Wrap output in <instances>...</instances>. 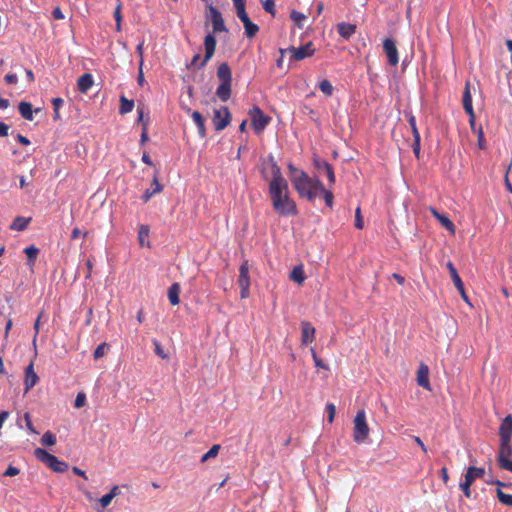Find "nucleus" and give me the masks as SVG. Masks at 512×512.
Segmentation results:
<instances>
[{"instance_id":"nucleus-28","label":"nucleus","mask_w":512,"mask_h":512,"mask_svg":"<svg viewBox=\"0 0 512 512\" xmlns=\"http://www.w3.org/2000/svg\"><path fill=\"white\" fill-rule=\"evenodd\" d=\"M259 30H260V28H259L258 24L253 23V21H251L249 16H247L245 25H244V32H245L246 36L249 37V39H252V37H254V35H256L257 32H259Z\"/></svg>"},{"instance_id":"nucleus-17","label":"nucleus","mask_w":512,"mask_h":512,"mask_svg":"<svg viewBox=\"0 0 512 512\" xmlns=\"http://www.w3.org/2000/svg\"><path fill=\"white\" fill-rule=\"evenodd\" d=\"M500 442L512 439V414H508L501 422L499 428Z\"/></svg>"},{"instance_id":"nucleus-43","label":"nucleus","mask_w":512,"mask_h":512,"mask_svg":"<svg viewBox=\"0 0 512 512\" xmlns=\"http://www.w3.org/2000/svg\"><path fill=\"white\" fill-rule=\"evenodd\" d=\"M150 115V112L145 109L144 105L137 106V123H140L141 128L144 127L146 116Z\"/></svg>"},{"instance_id":"nucleus-9","label":"nucleus","mask_w":512,"mask_h":512,"mask_svg":"<svg viewBox=\"0 0 512 512\" xmlns=\"http://www.w3.org/2000/svg\"><path fill=\"white\" fill-rule=\"evenodd\" d=\"M208 10L212 22V31L213 32H225L227 30L226 24L224 22L223 16L219 9L215 8L213 4L208 5Z\"/></svg>"},{"instance_id":"nucleus-45","label":"nucleus","mask_w":512,"mask_h":512,"mask_svg":"<svg viewBox=\"0 0 512 512\" xmlns=\"http://www.w3.org/2000/svg\"><path fill=\"white\" fill-rule=\"evenodd\" d=\"M148 125H150V116H146V120L143 123V127L141 128V137L140 142L145 143L148 140Z\"/></svg>"},{"instance_id":"nucleus-36","label":"nucleus","mask_w":512,"mask_h":512,"mask_svg":"<svg viewBox=\"0 0 512 512\" xmlns=\"http://www.w3.org/2000/svg\"><path fill=\"white\" fill-rule=\"evenodd\" d=\"M460 488L462 489L464 495L468 498L471 496V475L467 472L464 474V480L460 483Z\"/></svg>"},{"instance_id":"nucleus-51","label":"nucleus","mask_w":512,"mask_h":512,"mask_svg":"<svg viewBox=\"0 0 512 512\" xmlns=\"http://www.w3.org/2000/svg\"><path fill=\"white\" fill-rule=\"evenodd\" d=\"M248 13L245 8V0H242L239 10L237 11V17L242 21L245 27V20H247Z\"/></svg>"},{"instance_id":"nucleus-12","label":"nucleus","mask_w":512,"mask_h":512,"mask_svg":"<svg viewBox=\"0 0 512 512\" xmlns=\"http://www.w3.org/2000/svg\"><path fill=\"white\" fill-rule=\"evenodd\" d=\"M39 381V377L34 371V362L31 361L27 367L25 368V378H24V390L25 393L30 391Z\"/></svg>"},{"instance_id":"nucleus-18","label":"nucleus","mask_w":512,"mask_h":512,"mask_svg":"<svg viewBox=\"0 0 512 512\" xmlns=\"http://www.w3.org/2000/svg\"><path fill=\"white\" fill-rule=\"evenodd\" d=\"M161 191H163V185H161L157 176H154L153 182L151 183L150 187L143 192L141 199L143 200L144 203H147V201H150L151 197L154 196L156 192Z\"/></svg>"},{"instance_id":"nucleus-63","label":"nucleus","mask_w":512,"mask_h":512,"mask_svg":"<svg viewBox=\"0 0 512 512\" xmlns=\"http://www.w3.org/2000/svg\"><path fill=\"white\" fill-rule=\"evenodd\" d=\"M81 235H83L84 237H86L87 233H82V231L78 228V227H75L73 228L72 232H71V239H77L79 238Z\"/></svg>"},{"instance_id":"nucleus-64","label":"nucleus","mask_w":512,"mask_h":512,"mask_svg":"<svg viewBox=\"0 0 512 512\" xmlns=\"http://www.w3.org/2000/svg\"><path fill=\"white\" fill-rule=\"evenodd\" d=\"M8 130L9 126L6 123L0 121V137L8 136Z\"/></svg>"},{"instance_id":"nucleus-4","label":"nucleus","mask_w":512,"mask_h":512,"mask_svg":"<svg viewBox=\"0 0 512 512\" xmlns=\"http://www.w3.org/2000/svg\"><path fill=\"white\" fill-rule=\"evenodd\" d=\"M249 116L251 118L253 129L256 133L263 132L272 120V117L266 116L258 105H253L252 109L249 110Z\"/></svg>"},{"instance_id":"nucleus-24","label":"nucleus","mask_w":512,"mask_h":512,"mask_svg":"<svg viewBox=\"0 0 512 512\" xmlns=\"http://www.w3.org/2000/svg\"><path fill=\"white\" fill-rule=\"evenodd\" d=\"M181 286L179 283H173L168 289V300L170 304L176 305L180 302Z\"/></svg>"},{"instance_id":"nucleus-31","label":"nucleus","mask_w":512,"mask_h":512,"mask_svg":"<svg viewBox=\"0 0 512 512\" xmlns=\"http://www.w3.org/2000/svg\"><path fill=\"white\" fill-rule=\"evenodd\" d=\"M55 472H65L68 469V464L59 460L56 456L47 464Z\"/></svg>"},{"instance_id":"nucleus-13","label":"nucleus","mask_w":512,"mask_h":512,"mask_svg":"<svg viewBox=\"0 0 512 512\" xmlns=\"http://www.w3.org/2000/svg\"><path fill=\"white\" fill-rule=\"evenodd\" d=\"M290 52L294 59L297 61H301V59H304V57L313 56L315 49L313 47V43L309 41L306 43V45L298 46V48H295V46H291Z\"/></svg>"},{"instance_id":"nucleus-26","label":"nucleus","mask_w":512,"mask_h":512,"mask_svg":"<svg viewBox=\"0 0 512 512\" xmlns=\"http://www.w3.org/2000/svg\"><path fill=\"white\" fill-rule=\"evenodd\" d=\"M463 108L467 113H473V99L470 91V83H466L463 93Z\"/></svg>"},{"instance_id":"nucleus-57","label":"nucleus","mask_w":512,"mask_h":512,"mask_svg":"<svg viewBox=\"0 0 512 512\" xmlns=\"http://www.w3.org/2000/svg\"><path fill=\"white\" fill-rule=\"evenodd\" d=\"M477 137H478V145H479L480 149H484L485 137H484L483 127L477 128Z\"/></svg>"},{"instance_id":"nucleus-15","label":"nucleus","mask_w":512,"mask_h":512,"mask_svg":"<svg viewBox=\"0 0 512 512\" xmlns=\"http://www.w3.org/2000/svg\"><path fill=\"white\" fill-rule=\"evenodd\" d=\"M417 383L420 387L426 388V390H431V383L429 379V368L426 364H420L417 371L416 376Z\"/></svg>"},{"instance_id":"nucleus-14","label":"nucleus","mask_w":512,"mask_h":512,"mask_svg":"<svg viewBox=\"0 0 512 512\" xmlns=\"http://www.w3.org/2000/svg\"><path fill=\"white\" fill-rule=\"evenodd\" d=\"M316 330L310 321H301V342L302 344L313 343Z\"/></svg>"},{"instance_id":"nucleus-8","label":"nucleus","mask_w":512,"mask_h":512,"mask_svg":"<svg viewBox=\"0 0 512 512\" xmlns=\"http://www.w3.org/2000/svg\"><path fill=\"white\" fill-rule=\"evenodd\" d=\"M447 268L449 269V273L451 276V280L454 283L456 289L460 293L462 299L466 302H469L468 294L465 291V287L462 281L461 276L459 275V272L457 270V267L454 266L453 262L448 261L447 262Z\"/></svg>"},{"instance_id":"nucleus-62","label":"nucleus","mask_w":512,"mask_h":512,"mask_svg":"<svg viewBox=\"0 0 512 512\" xmlns=\"http://www.w3.org/2000/svg\"><path fill=\"white\" fill-rule=\"evenodd\" d=\"M4 79L8 84H16L18 82V77L16 74H6Z\"/></svg>"},{"instance_id":"nucleus-56","label":"nucleus","mask_w":512,"mask_h":512,"mask_svg":"<svg viewBox=\"0 0 512 512\" xmlns=\"http://www.w3.org/2000/svg\"><path fill=\"white\" fill-rule=\"evenodd\" d=\"M120 113L126 114L128 113V98L124 94L120 97Z\"/></svg>"},{"instance_id":"nucleus-1","label":"nucleus","mask_w":512,"mask_h":512,"mask_svg":"<svg viewBox=\"0 0 512 512\" xmlns=\"http://www.w3.org/2000/svg\"><path fill=\"white\" fill-rule=\"evenodd\" d=\"M271 162L272 179L269 184V195L276 213L281 216H290L297 214V203L292 200L289 193V184L282 175L279 164L276 163L273 156H269Z\"/></svg>"},{"instance_id":"nucleus-37","label":"nucleus","mask_w":512,"mask_h":512,"mask_svg":"<svg viewBox=\"0 0 512 512\" xmlns=\"http://www.w3.org/2000/svg\"><path fill=\"white\" fill-rule=\"evenodd\" d=\"M439 222L448 231L455 233V224H453L451 218H449L448 215H445V213H440Z\"/></svg>"},{"instance_id":"nucleus-58","label":"nucleus","mask_w":512,"mask_h":512,"mask_svg":"<svg viewBox=\"0 0 512 512\" xmlns=\"http://www.w3.org/2000/svg\"><path fill=\"white\" fill-rule=\"evenodd\" d=\"M420 143H421V135H420V132H418V138L413 139V152L415 153L416 157H419V155H420Z\"/></svg>"},{"instance_id":"nucleus-2","label":"nucleus","mask_w":512,"mask_h":512,"mask_svg":"<svg viewBox=\"0 0 512 512\" xmlns=\"http://www.w3.org/2000/svg\"><path fill=\"white\" fill-rule=\"evenodd\" d=\"M288 168L291 184L299 196L306 197L308 201H314L315 197L320 194L321 181L318 178H312L306 171L298 170L292 163L288 164Z\"/></svg>"},{"instance_id":"nucleus-10","label":"nucleus","mask_w":512,"mask_h":512,"mask_svg":"<svg viewBox=\"0 0 512 512\" xmlns=\"http://www.w3.org/2000/svg\"><path fill=\"white\" fill-rule=\"evenodd\" d=\"M217 47V40L215 35L212 33H208L204 38V48H205V56L203 57L200 66H205L208 63L209 59L215 54Z\"/></svg>"},{"instance_id":"nucleus-7","label":"nucleus","mask_w":512,"mask_h":512,"mask_svg":"<svg viewBox=\"0 0 512 512\" xmlns=\"http://www.w3.org/2000/svg\"><path fill=\"white\" fill-rule=\"evenodd\" d=\"M230 121L231 113L226 105H224V107H220V109L214 110L212 123L214 124L216 130H224L225 127H228Z\"/></svg>"},{"instance_id":"nucleus-60","label":"nucleus","mask_w":512,"mask_h":512,"mask_svg":"<svg viewBox=\"0 0 512 512\" xmlns=\"http://www.w3.org/2000/svg\"><path fill=\"white\" fill-rule=\"evenodd\" d=\"M19 469L17 467H14L12 465H9L6 471L4 472V476L13 477L19 474Z\"/></svg>"},{"instance_id":"nucleus-16","label":"nucleus","mask_w":512,"mask_h":512,"mask_svg":"<svg viewBox=\"0 0 512 512\" xmlns=\"http://www.w3.org/2000/svg\"><path fill=\"white\" fill-rule=\"evenodd\" d=\"M314 165L318 171H323L327 175L330 184H334V182H336V174L330 163L323 161V159H315Z\"/></svg>"},{"instance_id":"nucleus-11","label":"nucleus","mask_w":512,"mask_h":512,"mask_svg":"<svg viewBox=\"0 0 512 512\" xmlns=\"http://www.w3.org/2000/svg\"><path fill=\"white\" fill-rule=\"evenodd\" d=\"M383 50L385 51L388 62L392 66H397L399 63V56H398V49L397 45L394 40H391V38H386L383 41Z\"/></svg>"},{"instance_id":"nucleus-34","label":"nucleus","mask_w":512,"mask_h":512,"mask_svg":"<svg viewBox=\"0 0 512 512\" xmlns=\"http://www.w3.org/2000/svg\"><path fill=\"white\" fill-rule=\"evenodd\" d=\"M24 253L27 256L28 265H33L39 254V249L34 245H30L24 249Z\"/></svg>"},{"instance_id":"nucleus-27","label":"nucleus","mask_w":512,"mask_h":512,"mask_svg":"<svg viewBox=\"0 0 512 512\" xmlns=\"http://www.w3.org/2000/svg\"><path fill=\"white\" fill-rule=\"evenodd\" d=\"M217 76L220 81H232V71L228 65V63H220L217 68Z\"/></svg>"},{"instance_id":"nucleus-21","label":"nucleus","mask_w":512,"mask_h":512,"mask_svg":"<svg viewBox=\"0 0 512 512\" xmlns=\"http://www.w3.org/2000/svg\"><path fill=\"white\" fill-rule=\"evenodd\" d=\"M94 83L93 77L89 73L81 75L77 81L78 90L81 93H87Z\"/></svg>"},{"instance_id":"nucleus-44","label":"nucleus","mask_w":512,"mask_h":512,"mask_svg":"<svg viewBox=\"0 0 512 512\" xmlns=\"http://www.w3.org/2000/svg\"><path fill=\"white\" fill-rule=\"evenodd\" d=\"M41 442L45 446H52L56 443V437L53 433L50 431H47L43 434L41 438Z\"/></svg>"},{"instance_id":"nucleus-6","label":"nucleus","mask_w":512,"mask_h":512,"mask_svg":"<svg viewBox=\"0 0 512 512\" xmlns=\"http://www.w3.org/2000/svg\"><path fill=\"white\" fill-rule=\"evenodd\" d=\"M249 263L248 261H243L239 267V277L238 284L240 287V296L242 299L245 297H249L250 295V277H249Z\"/></svg>"},{"instance_id":"nucleus-5","label":"nucleus","mask_w":512,"mask_h":512,"mask_svg":"<svg viewBox=\"0 0 512 512\" xmlns=\"http://www.w3.org/2000/svg\"><path fill=\"white\" fill-rule=\"evenodd\" d=\"M512 440L500 441L498 462L499 467L512 471Z\"/></svg>"},{"instance_id":"nucleus-46","label":"nucleus","mask_w":512,"mask_h":512,"mask_svg":"<svg viewBox=\"0 0 512 512\" xmlns=\"http://www.w3.org/2000/svg\"><path fill=\"white\" fill-rule=\"evenodd\" d=\"M109 349V345L107 343H101L100 345H98L94 351V358L95 359H98V358H101L102 356H104L106 354V352L108 351Z\"/></svg>"},{"instance_id":"nucleus-33","label":"nucleus","mask_w":512,"mask_h":512,"mask_svg":"<svg viewBox=\"0 0 512 512\" xmlns=\"http://www.w3.org/2000/svg\"><path fill=\"white\" fill-rule=\"evenodd\" d=\"M118 492V486H114L109 493L100 498L99 502L101 503V506L103 508L107 507L111 503L113 498L118 495Z\"/></svg>"},{"instance_id":"nucleus-32","label":"nucleus","mask_w":512,"mask_h":512,"mask_svg":"<svg viewBox=\"0 0 512 512\" xmlns=\"http://www.w3.org/2000/svg\"><path fill=\"white\" fill-rule=\"evenodd\" d=\"M320 186L321 187L319 188V192L323 195L326 205L329 208H333V205H334L333 191L327 190V188H325V186L323 185L322 181H320Z\"/></svg>"},{"instance_id":"nucleus-53","label":"nucleus","mask_w":512,"mask_h":512,"mask_svg":"<svg viewBox=\"0 0 512 512\" xmlns=\"http://www.w3.org/2000/svg\"><path fill=\"white\" fill-rule=\"evenodd\" d=\"M326 410L328 412V421L333 422V420L336 416L335 404H333V402H328V404H326Z\"/></svg>"},{"instance_id":"nucleus-55","label":"nucleus","mask_w":512,"mask_h":512,"mask_svg":"<svg viewBox=\"0 0 512 512\" xmlns=\"http://www.w3.org/2000/svg\"><path fill=\"white\" fill-rule=\"evenodd\" d=\"M85 402H86V395L84 393H78L77 396H76V399H75V407L76 408H81L85 405Z\"/></svg>"},{"instance_id":"nucleus-49","label":"nucleus","mask_w":512,"mask_h":512,"mask_svg":"<svg viewBox=\"0 0 512 512\" xmlns=\"http://www.w3.org/2000/svg\"><path fill=\"white\" fill-rule=\"evenodd\" d=\"M52 104H53V108H54L53 118L54 119H59L60 118L59 108L64 104V101H63L62 98H53L52 99Z\"/></svg>"},{"instance_id":"nucleus-54","label":"nucleus","mask_w":512,"mask_h":512,"mask_svg":"<svg viewBox=\"0 0 512 512\" xmlns=\"http://www.w3.org/2000/svg\"><path fill=\"white\" fill-rule=\"evenodd\" d=\"M114 18H115V21H116V30L117 31H120L121 29V20H122V16H121V4H118L115 11H114Z\"/></svg>"},{"instance_id":"nucleus-30","label":"nucleus","mask_w":512,"mask_h":512,"mask_svg":"<svg viewBox=\"0 0 512 512\" xmlns=\"http://www.w3.org/2000/svg\"><path fill=\"white\" fill-rule=\"evenodd\" d=\"M29 222V218L18 216L13 220L12 224L10 225V229L16 231H23L27 228Z\"/></svg>"},{"instance_id":"nucleus-48","label":"nucleus","mask_w":512,"mask_h":512,"mask_svg":"<svg viewBox=\"0 0 512 512\" xmlns=\"http://www.w3.org/2000/svg\"><path fill=\"white\" fill-rule=\"evenodd\" d=\"M408 123L409 125L411 126L412 128V134H413V138H416V140L418 139L419 137V130H418V126H417V122H416V118L415 116H413V114H410L409 117H408Z\"/></svg>"},{"instance_id":"nucleus-29","label":"nucleus","mask_w":512,"mask_h":512,"mask_svg":"<svg viewBox=\"0 0 512 512\" xmlns=\"http://www.w3.org/2000/svg\"><path fill=\"white\" fill-rule=\"evenodd\" d=\"M290 279L294 280V282H297V284H302V282H304L306 279L304 267H293L292 271L290 272Z\"/></svg>"},{"instance_id":"nucleus-52","label":"nucleus","mask_w":512,"mask_h":512,"mask_svg":"<svg viewBox=\"0 0 512 512\" xmlns=\"http://www.w3.org/2000/svg\"><path fill=\"white\" fill-rule=\"evenodd\" d=\"M154 352L156 355L160 356V358H168V354H166L164 348L162 347L161 343L158 342V340H154Z\"/></svg>"},{"instance_id":"nucleus-19","label":"nucleus","mask_w":512,"mask_h":512,"mask_svg":"<svg viewBox=\"0 0 512 512\" xmlns=\"http://www.w3.org/2000/svg\"><path fill=\"white\" fill-rule=\"evenodd\" d=\"M356 30V24L345 23V21L337 24V31L342 37H344V39H350V37L355 34Z\"/></svg>"},{"instance_id":"nucleus-59","label":"nucleus","mask_w":512,"mask_h":512,"mask_svg":"<svg viewBox=\"0 0 512 512\" xmlns=\"http://www.w3.org/2000/svg\"><path fill=\"white\" fill-rule=\"evenodd\" d=\"M41 316H42V312L38 315L35 323H34V337H33V345L34 347H36V340H37V336H38V333H39V325H40V319H41Z\"/></svg>"},{"instance_id":"nucleus-41","label":"nucleus","mask_w":512,"mask_h":512,"mask_svg":"<svg viewBox=\"0 0 512 512\" xmlns=\"http://www.w3.org/2000/svg\"><path fill=\"white\" fill-rule=\"evenodd\" d=\"M467 470L471 475L470 484H473L476 478H482L485 474L484 468L468 467Z\"/></svg>"},{"instance_id":"nucleus-61","label":"nucleus","mask_w":512,"mask_h":512,"mask_svg":"<svg viewBox=\"0 0 512 512\" xmlns=\"http://www.w3.org/2000/svg\"><path fill=\"white\" fill-rule=\"evenodd\" d=\"M24 419H25V422H26L27 429H29L32 433H37L36 430L33 427V424H32V421H31V416H30L29 413H25L24 414Z\"/></svg>"},{"instance_id":"nucleus-40","label":"nucleus","mask_w":512,"mask_h":512,"mask_svg":"<svg viewBox=\"0 0 512 512\" xmlns=\"http://www.w3.org/2000/svg\"><path fill=\"white\" fill-rule=\"evenodd\" d=\"M290 18L294 21L295 24H297L298 27H303L305 19H307V16L303 14V12L293 11L290 12Z\"/></svg>"},{"instance_id":"nucleus-20","label":"nucleus","mask_w":512,"mask_h":512,"mask_svg":"<svg viewBox=\"0 0 512 512\" xmlns=\"http://www.w3.org/2000/svg\"><path fill=\"white\" fill-rule=\"evenodd\" d=\"M191 117H192L195 125L197 126L198 134L200 135V137H205L206 126H205L204 117L202 116L201 112H199V110H193L191 112Z\"/></svg>"},{"instance_id":"nucleus-25","label":"nucleus","mask_w":512,"mask_h":512,"mask_svg":"<svg viewBox=\"0 0 512 512\" xmlns=\"http://www.w3.org/2000/svg\"><path fill=\"white\" fill-rule=\"evenodd\" d=\"M18 110H19L20 115L25 120H28V121H32L33 120V107H32V104L30 102L21 101L18 104Z\"/></svg>"},{"instance_id":"nucleus-3","label":"nucleus","mask_w":512,"mask_h":512,"mask_svg":"<svg viewBox=\"0 0 512 512\" xmlns=\"http://www.w3.org/2000/svg\"><path fill=\"white\" fill-rule=\"evenodd\" d=\"M353 439L355 442H364L369 437L370 427L366 418L365 409L357 411L353 420Z\"/></svg>"},{"instance_id":"nucleus-38","label":"nucleus","mask_w":512,"mask_h":512,"mask_svg":"<svg viewBox=\"0 0 512 512\" xmlns=\"http://www.w3.org/2000/svg\"><path fill=\"white\" fill-rule=\"evenodd\" d=\"M221 445H212L210 449L201 456V463H205L208 459H212V457L218 456L220 452Z\"/></svg>"},{"instance_id":"nucleus-22","label":"nucleus","mask_w":512,"mask_h":512,"mask_svg":"<svg viewBox=\"0 0 512 512\" xmlns=\"http://www.w3.org/2000/svg\"><path fill=\"white\" fill-rule=\"evenodd\" d=\"M138 243L141 247H150V227L148 225H140Z\"/></svg>"},{"instance_id":"nucleus-42","label":"nucleus","mask_w":512,"mask_h":512,"mask_svg":"<svg viewBox=\"0 0 512 512\" xmlns=\"http://www.w3.org/2000/svg\"><path fill=\"white\" fill-rule=\"evenodd\" d=\"M496 496L498 500L504 505H512V494H505L501 488H497Z\"/></svg>"},{"instance_id":"nucleus-50","label":"nucleus","mask_w":512,"mask_h":512,"mask_svg":"<svg viewBox=\"0 0 512 512\" xmlns=\"http://www.w3.org/2000/svg\"><path fill=\"white\" fill-rule=\"evenodd\" d=\"M262 6L266 12L271 13V15H276V6L274 0H264L262 2Z\"/></svg>"},{"instance_id":"nucleus-47","label":"nucleus","mask_w":512,"mask_h":512,"mask_svg":"<svg viewBox=\"0 0 512 512\" xmlns=\"http://www.w3.org/2000/svg\"><path fill=\"white\" fill-rule=\"evenodd\" d=\"M355 227L359 230H362L364 228V222H363V216H362V209L361 207H357L355 209Z\"/></svg>"},{"instance_id":"nucleus-39","label":"nucleus","mask_w":512,"mask_h":512,"mask_svg":"<svg viewBox=\"0 0 512 512\" xmlns=\"http://www.w3.org/2000/svg\"><path fill=\"white\" fill-rule=\"evenodd\" d=\"M319 87L324 95H326V96L333 95L334 87L332 86V83L330 82V80H327V78H324L320 82Z\"/></svg>"},{"instance_id":"nucleus-35","label":"nucleus","mask_w":512,"mask_h":512,"mask_svg":"<svg viewBox=\"0 0 512 512\" xmlns=\"http://www.w3.org/2000/svg\"><path fill=\"white\" fill-rule=\"evenodd\" d=\"M35 456L38 460L45 463L46 465L52 460L54 455L50 454L43 448H36L35 449Z\"/></svg>"},{"instance_id":"nucleus-23","label":"nucleus","mask_w":512,"mask_h":512,"mask_svg":"<svg viewBox=\"0 0 512 512\" xmlns=\"http://www.w3.org/2000/svg\"><path fill=\"white\" fill-rule=\"evenodd\" d=\"M232 82H220L216 89V95L220 100L227 101L231 96Z\"/></svg>"}]
</instances>
